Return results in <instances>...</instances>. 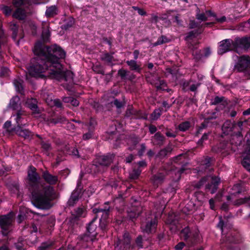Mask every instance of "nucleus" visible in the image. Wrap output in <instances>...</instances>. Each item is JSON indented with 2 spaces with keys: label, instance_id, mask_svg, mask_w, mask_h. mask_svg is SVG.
Segmentation results:
<instances>
[{
  "label": "nucleus",
  "instance_id": "58836bf2",
  "mask_svg": "<svg viewBox=\"0 0 250 250\" xmlns=\"http://www.w3.org/2000/svg\"><path fill=\"white\" fill-rule=\"evenodd\" d=\"M227 241L229 243H239L241 242L240 236L239 234L236 233L231 236H228Z\"/></svg>",
  "mask_w": 250,
  "mask_h": 250
},
{
  "label": "nucleus",
  "instance_id": "dca6fc26",
  "mask_svg": "<svg viewBox=\"0 0 250 250\" xmlns=\"http://www.w3.org/2000/svg\"><path fill=\"white\" fill-rule=\"evenodd\" d=\"M81 188H79V184H78L77 188L74 190L71 194V195L67 202V205L69 207H73L78 201L80 197L81 196Z\"/></svg>",
  "mask_w": 250,
  "mask_h": 250
},
{
  "label": "nucleus",
  "instance_id": "7c9ffc66",
  "mask_svg": "<svg viewBox=\"0 0 250 250\" xmlns=\"http://www.w3.org/2000/svg\"><path fill=\"white\" fill-rule=\"evenodd\" d=\"M172 150V148L170 146H167L163 149H161L156 155V157L160 159H163L169 155Z\"/></svg>",
  "mask_w": 250,
  "mask_h": 250
},
{
  "label": "nucleus",
  "instance_id": "09e8293b",
  "mask_svg": "<svg viewBox=\"0 0 250 250\" xmlns=\"http://www.w3.org/2000/svg\"><path fill=\"white\" fill-rule=\"evenodd\" d=\"M21 82L22 81L20 79H15L13 82L16 88L19 91V92L21 93V94H22L23 92V87Z\"/></svg>",
  "mask_w": 250,
  "mask_h": 250
},
{
  "label": "nucleus",
  "instance_id": "2eb2a0df",
  "mask_svg": "<svg viewBox=\"0 0 250 250\" xmlns=\"http://www.w3.org/2000/svg\"><path fill=\"white\" fill-rule=\"evenodd\" d=\"M86 208L82 205L74 209L73 211H72L71 221H75L79 219L80 217H83L86 215Z\"/></svg>",
  "mask_w": 250,
  "mask_h": 250
},
{
  "label": "nucleus",
  "instance_id": "c756f323",
  "mask_svg": "<svg viewBox=\"0 0 250 250\" xmlns=\"http://www.w3.org/2000/svg\"><path fill=\"white\" fill-rule=\"evenodd\" d=\"M126 63L131 70L136 71L139 73L141 72L142 68L141 65L137 63L136 60H131L127 61Z\"/></svg>",
  "mask_w": 250,
  "mask_h": 250
},
{
  "label": "nucleus",
  "instance_id": "393cba45",
  "mask_svg": "<svg viewBox=\"0 0 250 250\" xmlns=\"http://www.w3.org/2000/svg\"><path fill=\"white\" fill-rule=\"evenodd\" d=\"M96 220V217L95 216L92 220L88 223L87 226L86 227V232L91 234L92 237H95L96 238L98 233L96 231L97 225L94 224Z\"/></svg>",
  "mask_w": 250,
  "mask_h": 250
},
{
  "label": "nucleus",
  "instance_id": "f704fd0d",
  "mask_svg": "<svg viewBox=\"0 0 250 250\" xmlns=\"http://www.w3.org/2000/svg\"><path fill=\"white\" fill-rule=\"evenodd\" d=\"M233 124L229 120L226 121L222 125V130L225 135H228L232 131Z\"/></svg>",
  "mask_w": 250,
  "mask_h": 250
},
{
  "label": "nucleus",
  "instance_id": "bb28decb",
  "mask_svg": "<svg viewBox=\"0 0 250 250\" xmlns=\"http://www.w3.org/2000/svg\"><path fill=\"white\" fill-rule=\"evenodd\" d=\"M165 176L162 173H159L155 174L151 178V181L155 187H158L160 184H161L165 179Z\"/></svg>",
  "mask_w": 250,
  "mask_h": 250
},
{
  "label": "nucleus",
  "instance_id": "423d86ee",
  "mask_svg": "<svg viewBox=\"0 0 250 250\" xmlns=\"http://www.w3.org/2000/svg\"><path fill=\"white\" fill-rule=\"evenodd\" d=\"M180 236L182 239L186 242L189 247H190L197 242L199 234L196 231H191L189 228L187 227L181 231Z\"/></svg>",
  "mask_w": 250,
  "mask_h": 250
},
{
  "label": "nucleus",
  "instance_id": "3c124183",
  "mask_svg": "<svg viewBox=\"0 0 250 250\" xmlns=\"http://www.w3.org/2000/svg\"><path fill=\"white\" fill-rule=\"evenodd\" d=\"M12 4L15 7L18 8L27 4V0H12Z\"/></svg>",
  "mask_w": 250,
  "mask_h": 250
},
{
  "label": "nucleus",
  "instance_id": "4d7b16f0",
  "mask_svg": "<svg viewBox=\"0 0 250 250\" xmlns=\"http://www.w3.org/2000/svg\"><path fill=\"white\" fill-rule=\"evenodd\" d=\"M140 214L139 212H135L134 210H130L129 211H128V214L127 216L129 218L130 220L133 221L134 219H135L136 218L138 217V216Z\"/></svg>",
  "mask_w": 250,
  "mask_h": 250
},
{
  "label": "nucleus",
  "instance_id": "bf43d9fd",
  "mask_svg": "<svg viewBox=\"0 0 250 250\" xmlns=\"http://www.w3.org/2000/svg\"><path fill=\"white\" fill-rule=\"evenodd\" d=\"M168 42L167 39L164 36H162L158 38L157 42L154 43L153 46H156Z\"/></svg>",
  "mask_w": 250,
  "mask_h": 250
},
{
  "label": "nucleus",
  "instance_id": "de8ad7c7",
  "mask_svg": "<svg viewBox=\"0 0 250 250\" xmlns=\"http://www.w3.org/2000/svg\"><path fill=\"white\" fill-rule=\"evenodd\" d=\"M243 190L242 185L240 183L236 184L233 186L231 194L232 195L239 194L241 193Z\"/></svg>",
  "mask_w": 250,
  "mask_h": 250
},
{
  "label": "nucleus",
  "instance_id": "8fccbe9b",
  "mask_svg": "<svg viewBox=\"0 0 250 250\" xmlns=\"http://www.w3.org/2000/svg\"><path fill=\"white\" fill-rule=\"evenodd\" d=\"M110 103L112 105H115L117 108H121L125 105V102L124 100L121 101L117 99L113 98V100L111 101Z\"/></svg>",
  "mask_w": 250,
  "mask_h": 250
},
{
  "label": "nucleus",
  "instance_id": "20e7f679",
  "mask_svg": "<svg viewBox=\"0 0 250 250\" xmlns=\"http://www.w3.org/2000/svg\"><path fill=\"white\" fill-rule=\"evenodd\" d=\"M116 250H132L137 247H143V238L141 235L138 236L135 240V244H131V238L128 232H125L122 239H118L115 243Z\"/></svg>",
  "mask_w": 250,
  "mask_h": 250
},
{
  "label": "nucleus",
  "instance_id": "cd10ccee",
  "mask_svg": "<svg viewBox=\"0 0 250 250\" xmlns=\"http://www.w3.org/2000/svg\"><path fill=\"white\" fill-rule=\"evenodd\" d=\"M78 243L92 242L95 240L96 237H92V235L85 232L83 234L78 236Z\"/></svg>",
  "mask_w": 250,
  "mask_h": 250
},
{
  "label": "nucleus",
  "instance_id": "39448f33",
  "mask_svg": "<svg viewBox=\"0 0 250 250\" xmlns=\"http://www.w3.org/2000/svg\"><path fill=\"white\" fill-rule=\"evenodd\" d=\"M110 209L108 202H106L104 205L98 208H94L92 209L96 219L100 216L101 217L99 225L100 228L103 232L107 230V225L109 223L108 219Z\"/></svg>",
  "mask_w": 250,
  "mask_h": 250
},
{
  "label": "nucleus",
  "instance_id": "ddd939ff",
  "mask_svg": "<svg viewBox=\"0 0 250 250\" xmlns=\"http://www.w3.org/2000/svg\"><path fill=\"white\" fill-rule=\"evenodd\" d=\"M13 130L17 135L26 140H30L34 136V133L32 131L27 129H24L23 127H14Z\"/></svg>",
  "mask_w": 250,
  "mask_h": 250
},
{
  "label": "nucleus",
  "instance_id": "412c9836",
  "mask_svg": "<svg viewBox=\"0 0 250 250\" xmlns=\"http://www.w3.org/2000/svg\"><path fill=\"white\" fill-rule=\"evenodd\" d=\"M151 83L154 85L157 90L166 91L168 93L172 92V90L171 89L165 88V87L166 86L165 82L164 80H160L159 77L157 78L156 81L153 80V81L151 82Z\"/></svg>",
  "mask_w": 250,
  "mask_h": 250
},
{
  "label": "nucleus",
  "instance_id": "1a4fd4ad",
  "mask_svg": "<svg viewBox=\"0 0 250 250\" xmlns=\"http://www.w3.org/2000/svg\"><path fill=\"white\" fill-rule=\"evenodd\" d=\"M157 226V220L155 216L148 217L146 221L142 222L141 229L144 232L147 234L155 232Z\"/></svg>",
  "mask_w": 250,
  "mask_h": 250
},
{
  "label": "nucleus",
  "instance_id": "13d9d810",
  "mask_svg": "<svg viewBox=\"0 0 250 250\" xmlns=\"http://www.w3.org/2000/svg\"><path fill=\"white\" fill-rule=\"evenodd\" d=\"M10 191L14 194H18L19 192V187L17 184H11L8 186Z\"/></svg>",
  "mask_w": 250,
  "mask_h": 250
},
{
  "label": "nucleus",
  "instance_id": "5701e85b",
  "mask_svg": "<svg viewBox=\"0 0 250 250\" xmlns=\"http://www.w3.org/2000/svg\"><path fill=\"white\" fill-rule=\"evenodd\" d=\"M7 37L4 33L3 30L0 28V56L7 47Z\"/></svg>",
  "mask_w": 250,
  "mask_h": 250
},
{
  "label": "nucleus",
  "instance_id": "052dcab7",
  "mask_svg": "<svg viewBox=\"0 0 250 250\" xmlns=\"http://www.w3.org/2000/svg\"><path fill=\"white\" fill-rule=\"evenodd\" d=\"M53 244V243L51 241L44 242L41 244L39 249L40 250H46L48 248L52 246Z\"/></svg>",
  "mask_w": 250,
  "mask_h": 250
},
{
  "label": "nucleus",
  "instance_id": "72a5a7b5",
  "mask_svg": "<svg viewBox=\"0 0 250 250\" xmlns=\"http://www.w3.org/2000/svg\"><path fill=\"white\" fill-rule=\"evenodd\" d=\"M58 13V9L56 6L52 5L47 7L45 11V16L47 18L53 17Z\"/></svg>",
  "mask_w": 250,
  "mask_h": 250
},
{
  "label": "nucleus",
  "instance_id": "aec40b11",
  "mask_svg": "<svg viewBox=\"0 0 250 250\" xmlns=\"http://www.w3.org/2000/svg\"><path fill=\"white\" fill-rule=\"evenodd\" d=\"M218 149L219 152L224 154V155L229 154L231 151H235V149L232 148L231 144L228 142L220 143Z\"/></svg>",
  "mask_w": 250,
  "mask_h": 250
},
{
  "label": "nucleus",
  "instance_id": "4468645a",
  "mask_svg": "<svg viewBox=\"0 0 250 250\" xmlns=\"http://www.w3.org/2000/svg\"><path fill=\"white\" fill-rule=\"evenodd\" d=\"M13 117L14 118L17 125L16 127H24L27 124V121L25 113L23 111H18L16 114L14 115Z\"/></svg>",
  "mask_w": 250,
  "mask_h": 250
},
{
  "label": "nucleus",
  "instance_id": "f8f14e48",
  "mask_svg": "<svg viewBox=\"0 0 250 250\" xmlns=\"http://www.w3.org/2000/svg\"><path fill=\"white\" fill-rule=\"evenodd\" d=\"M207 182H208V183L206 186V190L210 191L211 194L214 193L217 191L218 185L220 184V178L216 177H208Z\"/></svg>",
  "mask_w": 250,
  "mask_h": 250
},
{
  "label": "nucleus",
  "instance_id": "a211bd4d",
  "mask_svg": "<svg viewBox=\"0 0 250 250\" xmlns=\"http://www.w3.org/2000/svg\"><path fill=\"white\" fill-rule=\"evenodd\" d=\"M85 171L87 173L92 174L103 172L102 169L100 168L98 164L95 162V160H93L92 164H89L86 166Z\"/></svg>",
  "mask_w": 250,
  "mask_h": 250
},
{
  "label": "nucleus",
  "instance_id": "a878e982",
  "mask_svg": "<svg viewBox=\"0 0 250 250\" xmlns=\"http://www.w3.org/2000/svg\"><path fill=\"white\" fill-rule=\"evenodd\" d=\"M182 218H183L182 214L178 216L175 213H169L166 220V223L170 225L175 226L178 223L179 219Z\"/></svg>",
  "mask_w": 250,
  "mask_h": 250
},
{
  "label": "nucleus",
  "instance_id": "338daca9",
  "mask_svg": "<svg viewBox=\"0 0 250 250\" xmlns=\"http://www.w3.org/2000/svg\"><path fill=\"white\" fill-rule=\"evenodd\" d=\"M195 197L200 202H202L204 198L205 195L202 191H197L195 193Z\"/></svg>",
  "mask_w": 250,
  "mask_h": 250
},
{
  "label": "nucleus",
  "instance_id": "c03bdc74",
  "mask_svg": "<svg viewBox=\"0 0 250 250\" xmlns=\"http://www.w3.org/2000/svg\"><path fill=\"white\" fill-rule=\"evenodd\" d=\"M27 209L25 208H20V213L18 216V221L19 223H21L22 221L26 218Z\"/></svg>",
  "mask_w": 250,
  "mask_h": 250
},
{
  "label": "nucleus",
  "instance_id": "0e129e2a",
  "mask_svg": "<svg viewBox=\"0 0 250 250\" xmlns=\"http://www.w3.org/2000/svg\"><path fill=\"white\" fill-rule=\"evenodd\" d=\"M208 179V176H206L202 178L198 183H197L195 187L197 188H200L205 183L207 182Z\"/></svg>",
  "mask_w": 250,
  "mask_h": 250
},
{
  "label": "nucleus",
  "instance_id": "4be33fe9",
  "mask_svg": "<svg viewBox=\"0 0 250 250\" xmlns=\"http://www.w3.org/2000/svg\"><path fill=\"white\" fill-rule=\"evenodd\" d=\"M37 101L34 98L28 99L26 101V106L33 111L34 114H39V109L37 105Z\"/></svg>",
  "mask_w": 250,
  "mask_h": 250
},
{
  "label": "nucleus",
  "instance_id": "a19ab883",
  "mask_svg": "<svg viewBox=\"0 0 250 250\" xmlns=\"http://www.w3.org/2000/svg\"><path fill=\"white\" fill-rule=\"evenodd\" d=\"M142 169L139 168H134L129 173V178L131 180H136L138 178L141 173Z\"/></svg>",
  "mask_w": 250,
  "mask_h": 250
},
{
  "label": "nucleus",
  "instance_id": "f3484780",
  "mask_svg": "<svg viewBox=\"0 0 250 250\" xmlns=\"http://www.w3.org/2000/svg\"><path fill=\"white\" fill-rule=\"evenodd\" d=\"M42 38L44 42H48L49 41L50 37L51 35L49 30V23L46 21H42Z\"/></svg>",
  "mask_w": 250,
  "mask_h": 250
},
{
  "label": "nucleus",
  "instance_id": "2f4dec72",
  "mask_svg": "<svg viewBox=\"0 0 250 250\" xmlns=\"http://www.w3.org/2000/svg\"><path fill=\"white\" fill-rule=\"evenodd\" d=\"M195 205L191 201H188L185 207L181 209V213L185 215L190 214L194 209Z\"/></svg>",
  "mask_w": 250,
  "mask_h": 250
},
{
  "label": "nucleus",
  "instance_id": "79ce46f5",
  "mask_svg": "<svg viewBox=\"0 0 250 250\" xmlns=\"http://www.w3.org/2000/svg\"><path fill=\"white\" fill-rule=\"evenodd\" d=\"M66 121V119L64 117L60 116L55 118H51L48 120L49 125H56L58 123H63Z\"/></svg>",
  "mask_w": 250,
  "mask_h": 250
},
{
  "label": "nucleus",
  "instance_id": "e2e57ef3",
  "mask_svg": "<svg viewBox=\"0 0 250 250\" xmlns=\"http://www.w3.org/2000/svg\"><path fill=\"white\" fill-rule=\"evenodd\" d=\"M128 73H129V72L127 70L124 69H120L118 71V75L120 76L122 80H125Z\"/></svg>",
  "mask_w": 250,
  "mask_h": 250
},
{
  "label": "nucleus",
  "instance_id": "a18cd8bd",
  "mask_svg": "<svg viewBox=\"0 0 250 250\" xmlns=\"http://www.w3.org/2000/svg\"><path fill=\"white\" fill-rule=\"evenodd\" d=\"M20 99L18 97H14L12 98L9 103V106L14 110L17 109L19 106V102Z\"/></svg>",
  "mask_w": 250,
  "mask_h": 250
},
{
  "label": "nucleus",
  "instance_id": "4c0bfd02",
  "mask_svg": "<svg viewBox=\"0 0 250 250\" xmlns=\"http://www.w3.org/2000/svg\"><path fill=\"white\" fill-rule=\"evenodd\" d=\"M147 115L141 110H137L134 108L133 116L132 118L136 119H146Z\"/></svg>",
  "mask_w": 250,
  "mask_h": 250
},
{
  "label": "nucleus",
  "instance_id": "6e6d98bb",
  "mask_svg": "<svg viewBox=\"0 0 250 250\" xmlns=\"http://www.w3.org/2000/svg\"><path fill=\"white\" fill-rule=\"evenodd\" d=\"M197 33L196 31H191L189 32L187 36L186 37L185 40L187 41V45H188V42H195L192 40V38H194L196 36V34Z\"/></svg>",
  "mask_w": 250,
  "mask_h": 250
},
{
  "label": "nucleus",
  "instance_id": "37998d69",
  "mask_svg": "<svg viewBox=\"0 0 250 250\" xmlns=\"http://www.w3.org/2000/svg\"><path fill=\"white\" fill-rule=\"evenodd\" d=\"M191 126V123L189 121H185L180 123L178 126V129L182 132L188 130Z\"/></svg>",
  "mask_w": 250,
  "mask_h": 250
},
{
  "label": "nucleus",
  "instance_id": "774afa93",
  "mask_svg": "<svg viewBox=\"0 0 250 250\" xmlns=\"http://www.w3.org/2000/svg\"><path fill=\"white\" fill-rule=\"evenodd\" d=\"M93 70L94 72L98 74H100L103 75H104V70L102 68L101 66L100 65H95L93 67Z\"/></svg>",
  "mask_w": 250,
  "mask_h": 250
},
{
  "label": "nucleus",
  "instance_id": "69168bd1",
  "mask_svg": "<svg viewBox=\"0 0 250 250\" xmlns=\"http://www.w3.org/2000/svg\"><path fill=\"white\" fill-rule=\"evenodd\" d=\"M224 98L223 97L216 96L214 99L211 100V104L216 105L221 103L223 101Z\"/></svg>",
  "mask_w": 250,
  "mask_h": 250
},
{
  "label": "nucleus",
  "instance_id": "f03ea898",
  "mask_svg": "<svg viewBox=\"0 0 250 250\" xmlns=\"http://www.w3.org/2000/svg\"><path fill=\"white\" fill-rule=\"evenodd\" d=\"M42 177L49 185L42 181L36 169L31 167L28 172V187L32 194V202L39 208L46 209L51 207L50 201L55 194L54 185L58 182V177L52 175L48 170L42 172Z\"/></svg>",
  "mask_w": 250,
  "mask_h": 250
},
{
  "label": "nucleus",
  "instance_id": "0eeeda50",
  "mask_svg": "<svg viewBox=\"0 0 250 250\" xmlns=\"http://www.w3.org/2000/svg\"><path fill=\"white\" fill-rule=\"evenodd\" d=\"M235 69L239 72H244L250 79V58L245 56L241 57L235 65Z\"/></svg>",
  "mask_w": 250,
  "mask_h": 250
},
{
  "label": "nucleus",
  "instance_id": "603ef678",
  "mask_svg": "<svg viewBox=\"0 0 250 250\" xmlns=\"http://www.w3.org/2000/svg\"><path fill=\"white\" fill-rule=\"evenodd\" d=\"M69 154L72 155L74 157L76 158H82L84 159V156H82L81 153H80L79 150L74 147H72L69 149Z\"/></svg>",
  "mask_w": 250,
  "mask_h": 250
},
{
  "label": "nucleus",
  "instance_id": "7ed1b4c3",
  "mask_svg": "<svg viewBox=\"0 0 250 250\" xmlns=\"http://www.w3.org/2000/svg\"><path fill=\"white\" fill-rule=\"evenodd\" d=\"M249 48H250V37L237 38L234 41L228 39L224 40L219 42L218 53L222 55L231 50L237 52L239 49L246 50Z\"/></svg>",
  "mask_w": 250,
  "mask_h": 250
},
{
  "label": "nucleus",
  "instance_id": "6e6552de",
  "mask_svg": "<svg viewBox=\"0 0 250 250\" xmlns=\"http://www.w3.org/2000/svg\"><path fill=\"white\" fill-rule=\"evenodd\" d=\"M14 213L10 212L0 216V227L3 235L6 236L10 231L13 221Z\"/></svg>",
  "mask_w": 250,
  "mask_h": 250
},
{
  "label": "nucleus",
  "instance_id": "c85d7f7f",
  "mask_svg": "<svg viewBox=\"0 0 250 250\" xmlns=\"http://www.w3.org/2000/svg\"><path fill=\"white\" fill-rule=\"evenodd\" d=\"M12 16L19 20H24L26 17L25 10L21 8H16L13 12Z\"/></svg>",
  "mask_w": 250,
  "mask_h": 250
},
{
  "label": "nucleus",
  "instance_id": "9b49d317",
  "mask_svg": "<svg viewBox=\"0 0 250 250\" xmlns=\"http://www.w3.org/2000/svg\"><path fill=\"white\" fill-rule=\"evenodd\" d=\"M199 42H188V48L192 52V55L194 59L196 61H199L203 58V54L201 50H197L198 48Z\"/></svg>",
  "mask_w": 250,
  "mask_h": 250
},
{
  "label": "nucleus",
  "instance_id": "680f3d73",
  "mask_svg": "<svg viewBox=\"0 0 250 250\" xmlns=\"http://www.w3.org/2000/svg\"><path fill=\"white\" fill-rule=\"evenodd\" d=\"M93 132L94 129L93 128H89L88 132H86L83 135V139L84 140H87L90 139L93 135Z\"/></svg>",
  "mask_w": 250,
  "mask_h": 250
},
{
  "label": "nucleus",
  "instance_id": "864d4df0",
  "mask_svg": "<svg viewBox=\"0 0 250 250\" xmlns=\"http://www.w3.org/2000/svg\"><path fill=\"white\" fill-rule=\"evenodd\" d=\"M74 23V19L70 18L68 21L62 26V28L64 30H67L71 27Z\"/></svg>",
  "mask_w": 250,
  "mask_h": 250
},
{
  "label": "nucleus",
  "instance_id": "473e14b6",
  "mask_svg": "<svg viewBox=\"0 0 250 250\" xmlns=\"http://www.w3.org/2000/svg\"><path fill=\"white\" fill-rule=\"evenodd\" d=\"M211 158L209 157H207L203 160L201 162L199 171H206L207 169L211 166Z\"/></svg>",
  "mask_w": 250,
  "mask_h": 250
},
{
  "label": "nucleus",
  "instance_id": "9d476101",
  "mask_svg": "<svg viewBox=\"0 0 250 250\" xmlns=\"http://www.w3.org/2000/svg\"><path fill=\"white\" fill-rule=\"evenodd\" d=\"M114 158V155L111 154L100 156L95 159V162L98 164L103 172L105 168L112 163Z\"/></svg>",
  "mask_w": 250,
  "mask_h": 250
},
{
  "label": "nucleus",
  "instance_id": "b1692460",
  "mask_svg": "<svg viewBox=\"0 0 250 250\" xmlns=\"http://www.w3.org/2000/svg\"><path fill=\"white\" fill-rule=\"evenodd\" d=\"M114 54V52L105 53L101 56V59L102 61L106 62L108 65L112 66L114 64L113 62L116 61L113 57Z\"/></svg>",
  "mask_w": 250,
  "mask_h": 250
},
{
  "label": "nucleus",
  "instance_id": "ea45409f",
  "mask_svg": "<svg viewBox=\"0 0 250 250\" xmlns=\"http://www.w3.org/2000/svg\"><path fill=\"white\" fill-rule=\"evenodd\" d=\"M10 28L12 31V38L15 41L17 39L18 31V25L14 22H11L9 24Z\"/></svg>",
  "mask_w": 250,
  "mask_h": 250
},
{
  "label": "nucleus",
  "instance_id": "f257e3e1",
  "mask_svg": "<svg viewBox=\"0 0 250 250\" xmlns=\"http://www.w3.org/2000/svg\"><path fill=\"white\" fill-rule=\"evenodd\" d=\"M37 57L32 61L29 74L35 77H49L58 81L64 80L73 82V73L69 70L63 71L59 60L64 59L65 52L60 46L44 45L41 41L37 42L33 50Z\"/></svg>",
  "mask_w": 250,
  "mask_h": 250
},
{
  "label": "nucleus",
  "instance_id": "5fc2aeb1",
  "mask_svg": "<svg viewBox=\"0 0 250 250\" xmlns=\"http://www.w3.org/2000/svg\"><path fill=\"white\" fill-rule=\"evenodd\" d=\"M162 109L158 108L154 110L153 113L151 114V118L153 120H157L162 114Z\"/></svg>",
  "mask_w": 250,
  "mask_h": 250
},
{
  "label": "nucleus",
  "instance_id": "e433bc0d",
  "mask_svg": "<svg viewBox=\"0 0 250 250\" xmlns=\"http://www.w3.org/2000/svg\"><path fill=\"white\" fill-rule=\"evenodd\" d=\"M202 116L203 119H206L209 123L210 120L215 119L217 117L216 112L213 111H208Z\"/></svg>",
  "mask_w": 250,
  "mask_h": 250
},
{
  "label": "nucleus",
  "instance_id": "49530a36",
  "mask_svg": "<svg viewBox=\"0 0 250 250\" xmlns=\"http://www.w3.org/2000/svg\"><path fill=\"white\" fill-rule=\"evenodd\" d=\"M196 18L197 20L201 21H205L208 20V17L206 15V13H201L198 8L196 9Z\"/></svg>",
  "mask_w": 250,
  "mask_h": 250
},
{
  "label": "nucleus",
  "instance_id": "6ab92c4d",
  "mask_svg": "<svg viewBox=\"0 0 250 250\" xmlns=\"http://www.w3.org/2000/svg\"><path fill=\"white\" fill-rule=\"evenodd\" d=\"M151 140L153 145L160 146L164 145L165 137L160 132H158L151 137Z\"/></svg>",
  "mask_w": 250,
  "mask_h": 250
},
{
  "label": "nucleus",
  "instance_id": "c9c22d12",
  "mask_svg": "<svg viewBox=\"0 0 250 250\" xmlns=\"http://www.w3.org/2000/svg\"><path fill=\"white\" fill-rule=\"evenodd\" d=\"M40 144L44 153L47 156L49 155V151L52 149V146L50 143L48 141L42 140Z\"/></svg>",
  "mask_w": 250,
  "mask_h": 250
}]
</instances>
